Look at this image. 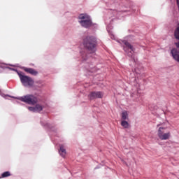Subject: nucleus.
Here are the masks:
<instances>
[{"instance_id":"aec40b11","label":"nucleus","mask_w":179,"mask_h":179,"mask_svg":"<svg viewBox=\"0 0 179 179\" xmlns=\"http://www.w3.org/2000/svg\"><path fill=\"white\" fill-rule=\"evenodd\" d=\"M91 72H94V71H93V70H91Z\"/></svg>"},{"instance_id":"dca6fc26","label":"nucleus","mask_w":179,"mask_h":179,"mask_svg":"<svg viewBox=\"0 0 179 179\" xmlns=\"http://www.w3.org/2000/svg\"><path fill=\"white\" fill-rule=\"evenodd\" d=\"M81 55L84 61H87V54H86L85 52H82Z\"/></svg>"},{"instance_id":"6e6552de","label":"nucleus","mask_w":179,"mask_h":179,"mask_svg":"<svg viewBox=\"0 0 179 179\" xmlns=\"http://www.w3.org/2000/svg\"><path fill=\"white\" fill-rule=\"evenodd\" d=\"M59 153L62 157H65L66 156V150L65 149V146H64V145H59Z\"/></svg>"},{"instance_id":"9b49d317","label":"nucleus","mask_w":179,"mask_h":179,"mask_svg":"<svg viewBox=\"0 0 179 179\" xmlns=\"http://www.w3.org/2000/svg\"><path fill=\"white\" fill-rule=\"evenodd\" d=\"M129 113L127 111H123L122 113V121H125V120H129Z\"/></svg>"},{"instance_id":"39448f33","label":"nucleus","mask_w":179,"mask_h":179,"mask_svg":"<svg viewBox=\"0 0 179 179\" xmlns=\"http://www.w3.org/2000/svg\"><path fill=\"white\" fill-rule=\"evenodd\" d=\"M164 129H166V127H159L158 129V137L161 141H167V139H170L171 133H164Z\"/></svg>"},{"instance_id":"2eb2a0df","label":"nucleus","mask_w":179,"mask_h":179,"mask_svg":"<svg viewBox=\"0 0 179 179\" xmlns=\"http://www.w3.org/2000/svg\"><path fill=\"white\" fill-rule=\"evenodd\" d=\"M6 177H10V172L6 171L1 174V178H5Z\"/></svg>"},{"instance_id":"f257e3e1","label":"nucleus","mask_w":179,"mask_h":179,"mask_svg":"<svg viewBox=\"0 0 179 179\" xmlns=\"http://www.w3.org/2000/svg\"><path fill=\"white\" fill-rule=\"evenodd\" d=\"M83 45L85 48L90 52V54H94L96 52L97 41L94 37L87 36L83 41Z\"/></svg>"},{"instance_id":"9d476101","label":"nucleus","mask_w":179,"mask_h":179,"mask_svg":"<svg viewBox=\"0 0 179 179\" xmlns=\"http://www.w3.org/2000/svg\"><path fill=\"white\" fill-rule=\"evenodd\" d=\"M25 72H27V73H30L31 75H34V76H36V75L38 74V72L37 71L34 70V69L31 68H25L24 69Z\"/></svg>"},{"instance_id":"f3484780","label":"nucleus","mask_w":179,"mask_h":179,"mask_svg":"<svg viewBox=\"0 0 179 179\" xmlns=\"http://www.w3.org/2000/svg\"><path fill=\"white\" fill-rule=\"evenodd\" d=\"M28 110L29 111H33L34 113H36V106H34V107L29 106V107H28Z\"/></svg>"},{"instance_id":"6ab92c4d","label":"nucleus","mask_w":179,"mask_h":179,"mask_svg":"<svg viewBox=\"0 0 179 179\" xmlns=\"http://www.w3.org/2000/svg\"><path fill=\"white\" fill-rule=\"evenodd\" d=\"M157 127H160V124H157Z\"/></svg>"},{"instance_id":"ddd939ff","label":"nucleus","mask_w":179,"mask_h":179,"mask_svg":"<svg viewBox=\"0 0 179 179\" xmlns=\"http://www.w3.org/2000/svg\"><path fill=\"white\" fill-rule=\"evenodd\" d=\"M174 36L177 40H179V23L178 24V27H176V29L175 30Z\"/></svg>"},{"instance_id":"0eeeda50","label":"nucleus","mask_w":179,"mask_h":179,"mask_svg":"<svg viewBox=\"0 0 179 179\" xmlns=\"http://www.w3.org/2000/svg\"><path fill=\"white\" fill-rule=\"evenodd\" d=\"M104 94L101 92H91L88 95L89 100H94L95 99H103Z\"/></svg>"},{"instance_id":"423d86ee","label":"nucleus","mask_w":179,"mask_h":179,"mask_svg":"<svg viewBox=\"0 0 179 179\" xmlns=\"http://www.w3.org/2000/svg\"><path fill=\"white\" fill-rule=\"evenodd\" d=\"M128 50H130V52L128 53ZM135 49L134 48V46L131 45L129 42L125 41L124 42V50L125 52L128 53L129 57L132 58L134 57V50Z\"/></svg>"},{"instance_id":"4468645a","label":"nucleus","mask_w":179,"mask_h":179,"mask_svg":"<svg viewBox=\"0 0 179 179\" xmlns=\"http://www.w3.org/2000/svg\"><path fill=\"white\" fill-rule=\"evenodd\" d=\"M121 125L124 128H129V123H128V122H127L125 120H122Z\"/></svg>"},{"instance_id":"a211bd4d","label":"nucleus","mask_w":179,"mask_h":179,"mask_svg":"<svg viewBox=\"0 0 179 179\" xmlns=\"http://www.w3.org/2000/svg\"><path fill=\"white\" fill-rule=\"evenodd\" d=\"M175 44H176V45L177 48H179V42L176 43Z\"/></svg>"},{"instance_id":"f03ea898","label":"nucleus","mask_w":179,"mask_h":179,"mask_svg":"<svg viewBox=\"0 0 179 179\" xmlns=\"http://www.w3.org/2000/svg\"><path fill=\"white\" fill-rule=\"evenodd\" d=\"M18 100L22 101L23 103H26L27 104H29L31 106H34L37 104L40 101V99L37 96H34L33 94H27L23 96L18 98Z\"/></svg>"},{"instance_id":"f8f14e48","label":"nucleus","mask_w":179,"mask_h":179,"mask_svg":"<svg viewBox=\"0 0 179 179\" xmlns=\"http://www.w3.org/2000/svg\"><path fill=\"white\" fill-rule=\"evenodd\" d=\"M43 106L37 103L36 106H35V111L36 113H40L41 111H43Z\"/></svg>"},{"instance_id":"412c9836","label":"nucleus","mask_w":179,"mask_h":179,"mask_svg":"<svg viewBox=\"0 0 179 179\" xmlns=\"http://www.w3.org/2000/svg\"><path fill=\"white\" fill-rule=\"evenodd\" d=\"M0 93H1V90H0Z\"/></svg>"},{"instance_id":"1a4fd4ad","label":"nucleus","mask_w":179,"mask_h":179,"mask_svg":"<svg viewBox=\"0 0 179 179\" xmlns=\"http://www.w3.org/2000/svg\"><path fill=\"white\" fill-rule=\"evenodd\" d=\"M172 57H173L174 59L179 62V51L177 49H173L171 51Z\"/></svg>"},{"instance_id":"20e7f679","label":"nucleus","mask_w":179,"mask_h":179,"mask_svg":"<svg viewBox=\"0 0 179 179\" xmlns=\"http://www.w3.org/2000/svg\"><path fill=\"white\" fill-rule=\"evenodd\" d=\"M18 76L23 86L31 87L34 85V80L31 78L24 76L23 73H18Z\"/></svg>"},{"instance_id":"7ed1b4c3","label":"nucleus","mask_w":179,"mask_h":179,"mask_svg":"<svg viewBox=\"0 0 179 179\" xmlns=\"http://www.w3.org/2000/svg\"><path fill=\"white\" fill-rule=\"evenodd\" d=\"M78 18L80 19L79 23L83 27H85V29H89V27H91L93 24L90 16L87 14H80Z\"/></svg>"}]
</instances>
